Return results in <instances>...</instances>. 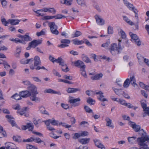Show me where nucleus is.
<instances>
[{
	"instance_id": "nucleus-1",
	"label": "nucleus",
	"mask_w": 149,
	"mask_h": 149,
	"mask_svg": "<svg viewBox=\"0 0 149 149\" xmlns=\"http://www.w3.org/2000/svg\"><path fill=\"white\" fill-rule=\"evenodd\" d=\"M149 135H146V133H143L141 137H139L137 139L138 144L143 146V149H149L147 144L149 143Z\"/></svg>"
},
{
	"instance_id": "nucleus-2",
	"label": "nucleus",
	"mask_w": 149,
	"mask_h": 149,
	"mask_svg": "<svg viewBox=\"0 0 149 149\" xmlns=\"http://www.w3.org/2000/svg\"><path fill=\"white\" fill-rule=\"evenodd\" d=\"M123 48L122 47L120 42L118 43V47L116 43H112L110 46L109 50L111 53L113 55L119 54Z\"/></svg>"
},
{
	"instance_id": "nucleus-3",
	"label": "nucleus",
	"mask_w": 149,
	"mask_h": 149,
	"mask_svg": "<svg viewBox=\"0 0 149 149\" xmlns=\"http://www.w3.org/2000/svg\"><path fill=\"white\" fill-rule=\"evenodd\" d=\"M28 90L31 92L30 96L31 100L36 102L40 101V98L36 96V95L38 93L37 92L36 87L33 85H31L28 87Z\"/></svg>"
},
{
	"instance_id": "nucleus-4",
	"label": "nucleus",
	"mask_w": 149,
	"mask_h": 149,
	"mask_svg": "<svg viewBox=\"0 0 149 149\" xmlns=\"http://www.w3.org/2000/svg\"><path fill=\"white\" fill-rule=\"evenodd\" d=\"M74 64L75 66L80 68L81 74H86L85 70L86 66L82 61L79 60L75 61L74 62Z\"/></svg>"
},
{
	"instance_id": "nucleus-5",
	"label": "nucleus",
	"mask_w": 149,
	"mask_h": 149,
	"mask_svg": "<svg viewBox=\"0 0 149 149\" xmlns=\"http://www.w3.org/2000/svg\"><path fill=\"white\" fill-rule=\"evenodd\" d=\"M136 80L134 78V76H133L131 77L130 79L127 78L125 81L123 86L125 88H127L131 83L132 84L134 87L135 86H137V85L135 83Z\"/></svg>"
},
{
	"instance_id": "nucleus-6",
	"label": "nucleus",
	"mask_w": 149,
	"mask_h": 149,
	"mask_svg": "<svg viewBox=\"0 0 149 149\" xmlns=\"http://www.w3.org/2000/svg\"><path fill=\"white\" fill-rule=\"evenodd\" d=\"M42 42V40L41 39L40 40H34L29 43V46L26 49L27 50H29L32 47L35 48L37 46L41 44Z\"/></svg>"
},
{
	"instance_id": "nucleus-7",
	"label": "nucleus",
	"mask_w": 149,
	"mask_h": 149,
	"mask_svg": "<svg viewBox=\"0 0 149 149\" xmlns=\"http://www.w3.org/2000/svg\"><path fill=\"white\" fill-rule=\"evenodd\" d=\"M51 33L53 34L57 35L59 33L58 31L57 30V26L55 24L54 22H50L48 24Z\"/></svg>"
},
{
	"instance_id": "nucleus-8",
	"label": "nucleus",
	"mask_w": 149,
	"mask_h": 149,
	"mask_svg": "<svg viewBox=\"0 0 149 149\" xmlns=\"http://www.w3.org/2000/svg\"><path fill=\"white\" fill-rule=\"evenodd\" d=\"M34 65L33 64H32L30 65V68L32 70H33L35 69V67H37L38 66V65H40L41 63V62L40 58L38 56H36L34 57Z\"/></svg>"
},
{
	"instance_id": "nucleus-9",
	"label": "nucleus",
	"mask_w": 149,
	"mask_h": 149,
	"mask_svg": "<svg viewBox=\"0 0 149 149\" xmlns=\"http://www.w3.org/2000/svg\"><path fill=\"white\" fill-rule=\"evenodd\" d=\"M132 124H131V126L132 128L136 132H139V133L142 134L141 136L142 137L143 133H146L144 132L143 129H141V127L139 125H136V124L134 123V122H132Z\"/></svg>"
},
{
	"instance_id": "nucleus-10",
	"label": "nucleus",
	"mask_w": 149,
	"mask_h": 149,
	"mask_svg": "<svg viewBox=\"0 0 149 149\" xmlns=\"http://www.w3.org/2000/svg\"><path fill=\"white\" fill-rule=\"evenodd\" d=\"M69 98V102L71 104H73V107H77L80 105V103L79 102L80 101L81 99L79 98L74 99L73 97H70Z\"/></svg>"
},
{
	"instance_id": "nucleus-11",
	"label": "nucleus",
	"mask_w": 149,
	"mask_h": 149,
	"mask_svg": "<svg viewBox=\"0 0 149 149\" xmlns=\"http://www.w3.org/2000/svg\"><path fill=\"white\" fill-rule=\"evenodd\" d=\"M130 36L132 41L135 43L138 46H140L141 45V42L136 35L132 34Z\"/></svg>"
},
{
	"instance_id": "nucleus-12",
	"label": "nucleus",
	"mask_w": 149,
	"mask_h": 149,
	"mask_svg": "<svg viewBox=\"0 0 149 149\" xmlns=\"http://www.w3.org/2000/svg\"><path fill=\"white\" fill-rule=\"evenodd\" d=\"M22 129L23 130H25L29 129V131H32L33 129V125L32 123H27L26 125L22 126Z\"/></svg>"
},
{
	"instance_id": "nucleus-13",
	"label": "nucleus",
	"mask_w": 149,
	"mask_h": 149,
	"mask_svg": "<svg viewBox=\"0 0 149 149\" xmlns=\"http://www.w3.org/2000/svg\"><path fill=\"white\" fill-rule=\"evenodd\" d=\"M20 93L21 96L24 98H26L30 96L31 93L30 91L29 90V91H23L21 92Z\"/></svg>"
},
{
	"instance_id": "nucleus-14",
	"label": "nucleus",
	"mask_w": 149,
	"mask_h": 149,
	"mask_svg": "<svg viewBox=\"0 0 149 149\" xmlns=\"http://www.w3.org/2000/svg\"><path fill=\"white\" fill-rule=\"evenodd\" d=\"M105 120L106 122V125L109 127L113 129L114 128V126L112 125V121L109 118L107 117L105 119Z\"/></svg>"
},
{
	"instance_id": "nucleus-15",
	"label": "nucleus",
	"mask_w": 149,
	"mask_h": 149,
	"mask_svg": "<svg viewBox=\"0 0 149 149\" xmlns=\"http://www.w3.org/2000/svg\"><path fill=\"white\" fill-rule=\"evenodd\" d=\"M6 117L8 119V121L13 126L15 125V123L13 119V118L11 115H6Z\"/></svg>"
},
{
	"instance_id": "nucleus-16",
	"label": "nucleus",
	"mask_w": 149,
	"mask_h": 149,
	"mask_svg": "<svg viewBox=\"0 0 149 149\" xmlns=\"http://www.w3.org/2000/svg\"><path fill=\"white\" fill-rule=\"evenodd\" d=\"M138 138L136 139V136H132L128 137L127 139L128 142L130 143L134 144L136 143V142L138 143L137 139Z\"/></svg>"
},
{
	"instance_id": "nucleus-17",
	"label": "nucleus",
	"mask_w": 149,
	"mask_h": 149,
	"mask_svg": "<svg viewBox=\"0 0 149 149\" xmlns=\"http://www.w3.org/2000/svg\"><path fill=\"white\" fill-rule=\"evenodd\" d=\"M112 88L115 93L119 96L123 95V93H124V91L122 89H116L113 87H112Z\"/></svg>"
},
{
	"instance_id": "nucleus-18",
	"label": "nucleus",
	"mask_w": 149,
	"mask_h": 149,
	"mask_svg": "<svg viewBox=\"0 0 149 149\" xmlns=\"http://www.w3.org/2000/svg\"><path fill=\"white\" fill-rule=\"evenodd\" d=\"M8 21L9 23L11 25H15L18 24L20 20L10 19L8 20Z\"/></svg>"
},
{
	"instance_id": "nucleus-19",
	"label": "nucleus",
	"mask_w": 149,
	"mask_h": 149,
	"mask_svg": "<svg viewBox=\"0 0 149 149\" xmlns=\"http://www.w3.org/2000/svg\"><path fill=\"white\" fill-rule=\"evenodd\" d=\"M80 90V89L79 88H68L67 90V91L68 93H75Z\"/></svg>"
},
{
	"instance_id": "nucleus-20",
	"label": "nucleus",
	"mask_w": 149,
	"mask_h": 149,
	"mask_svg": "<svg viewBox=\"0 0 149 149\" xmlns=\"http://www.w3.org/2000/svg\"><path fill=\"white\" fill-rule=\"evenodd\" d=\"M82 58L83 61L87 63L91 62V61L90 58L87 56L85 55L84 54L82 55Z\"/></svg>"
},
{
	"instance_id": "nucleus-21",
	"label": "nucleus",
	"mask_w": 149,
	"mask_h": 149,
	"mask_svg": "<svg viewBox=\"0 0 149 149\" xmlns=\"http://www.w3.org/2000/svg\"><path fill=\"white\" fill-rule=\"evenodd\" d=\"M95 145L99 148L102 149V143L98 140L95 139L93 140Z\"/></svg>"
},
{
	"instance_id": "nucleus-22",
	"label": "nucleus",
	"mask_w": 149,
	"mask_h": 149,
	"mask_svg": "<svg viewBox=\"0 0 149 149\" xmlns=\"http://www.w3.org/2000/svg\"><path fill=\"white\" fill-rule=\"evenodd\" d=\"M137 56L139 60V64L140 65H142L143 63V62L144 61L145 58L143 57L140 54L138 53L137 54Z\"/></svg>"
},
{
	"instance_id": "nucleus-23",
	"label": "nucleus",
	"mask_w": 149,
	"mask_h": 149,
	"mask_svg": "<svg viewBox=\"0 0 149 149\" xmlns=\"http://www.w3.org/2000/svg\"><path fill=\"white\" fill-rule=\"evenodd\" d=\"M56 63H59L61 66L64 65H66L64 61L61 57H59L56 60Z\"/></svg>"
},
{
	"instance_id": "nucleus-24",
	"label": "nucleus",
	"mask_w": 149,
	"mask_h": 149,
	"mask_svg": "<svg viewBox=\"0 0 149 149\" xmlns=\"http://www.w3.org/2000/svg\"><path fill=\"white\" fill-rule=\"evenodd\" d=\"M89 140V138L82 139L78 140L79 141L83 144H85L88 143Z\"/></svg>"
},
{
	"instance_id": "nucleus-25",
	"label": "nucleus",
	"mask_w": 149,
	"mask_h": 149,
	"mask_svg": "<svg viewBox=\"0 0 149 149\" xmlns=\"http://www.w3.org/2000/svg\"><path fill=\"white\" fill-rule=\"evenodd\" d=\"M95 19H96V21L99 25H102V19L100 18L99 16L96 15L95 16Z\"/></svg>"
},
{
	"instance_id": "nucleus-26",
	"label": "nucleus",
	"mask_w": 149,
	"mask_h": 149,
	"mask_svg": "<svg viewBox=\"0 0 149 149\" xmlns=\"http://www.w3.org/2000/svg\"><path fill=\"white\" fill-rule=\"evenodd\" d=\"M73 43L75 45H81L84 43V40H79L77 39H75L72 40Z\"/></svg>"
},
{
	"instance_id": "nucleus-27",
	"label": "nucleus",
	"mask_w": 149,
	"mask_h": 149,
	"mask_svg": "<svg viewBox=\"0 0 149 149\" xmlns=\"http://www.w3.org/2000/svg\"><path fill=\"white\" fill-rule=\"evenodd\" d=\"M78 4L81 6L87 7L86 2L84 0H76Z\"/></svg>"
},
{
	"instance_id": "nucleus-28",
	"label": "nucleus",
	"mask_w": 149,
	"mask_h": 149,
	"mask_svg": "<svg viewBox=\"0 0 149 149\" xmlns=\"http://www.w3.org/2000/svg\"><path fill=\"white\" fill-rule=\"evenodd\" d=\"M95 94L97 95L98 99L101 101H102V93L100 91L99 92H96Z\"/></svg>"
},
{
	"instance_id": "nucleus-29",
	"label": "nucleus",
	"mask_w": 149,
	"mask_h": 149,
	"mask_svg": "<svg viewBox=\"0 0 149 149\" xmlns=\"http://www.w3.org/2000/svg\"><path fill=\"white\" fill-rule=\"evenodd\" d=\"M21 96L20 95V93H19V95L16 93L12 96L11 97L14 98L16 100H19L21 99Z\"/></svg>"
},
{
	"instance_id": "nucleus-30",
	"label": "nucleus",
	"mask_w": 149,
	"mask_h": 149,
	"mask_svg": "<svg viewBox=\"0 0 149 149\" xmlns=\"http://www.w3.org/2000/svg\"><path fill=\"white\" fill-rule=\"evenodd\" d=\"M33 141L38 143H42L43 144H45V142L43 141L41 139L39 138H34Z\"/></svg>"
},
{
	"instance_id": "nucleus-31",
	"label": "nucleus",
	"mask_w": 149,
	"mask_h": 149,
	"mask_svg": "<svg viewBox=\"0 0 149 149\" xmlns=\"http://www.w3.org/2000/svg\"><path fill=\"white\" fill-rule=\"evenodd\" d=\"M141 106L143 109L144 111H148L149 110V107H147L146 104L144 102L141 103Z\"/></svg>"
},
{
	"instance_id": "nucleus-32",
	"label": "nucleus",
	"mask_w": 149,
	"mask_h": 149,
	"mask_svg": "<svg viewBox=\"0 0 149 149\" xmlns=\"http://www.w3.org/2000/svg\"><path fill=\"white\" fill-rule=\"evenodd\" d=\"M20 137L19 136H13V139L14 141L17 142L19 143H20L22 142V140L20 139Z\"/></svg>"
},
{
	"instance_id": "nucleus-33",
	"label": "nucleus",
	"mask_w": 149,
	"mask_h": 149,
	"mask_svg": "<svg viewBox=\"0 0 149 149\" xmlns=\"http://www.w3.org/2000/svg\"><path fill=\"white\" fill-rule=\"evenodd\" d=\"M1 21L2 24L5 26H7V24L9 23L8 20L6 21V19L4 18H2V17H1Z\"/></svg>"
},
{
	"instance_id": "nucleus-34",
	"label": "nucleus",
	"mask_w": 149,
	"mask_h": 149,
	"mask_svg": "<svg viewBox=\"0 0 149 149\" xmlns=\"http://www.w3.org/2000/svg\"><path fill=\"white\" fill-rule=\"evenodd\" d=\"M31 59H23L20 61V63H21L22 64H27L29 63V61H31ZM32 60V59H31Z\"/></svg>"
},
{
	"instance_id": "nucleus-35",
	"label": "nucleus",
	"mask_w": 149,
	"mask_h": 149,
	"mask_svg": "<svg viewBox=\"0 0 149 149\" xmlns=\"http://www.w3.org/2000/svg\"><path fill=\"white\" fill-rule=\"evenodd\" d=\"M87 102L90 105H92L94 104L95 103V101L93 100L91 98L89 97L88 99L87 100Z\"/></svg>"
},
{
	"instance_id": "nucleus-36",
	"label": "nucleus",
	"mask_w": 149,
	"mask_h": 149,
	"mask_svg": "<svg viewBox=\"0 0 149 149\" xmlns=\"http://www.w3.org/2000/svg\"><path fill=\"white\" fill-rule=\"evenodd\" d=\"M39 110L42 114H47V112L46 111L45 108L41 106L39 107Z\"/></svg>"
},
{
	"instance_id": "nucleus-37",
	"label": "nucleus",
	"mask_w": 149,
	"mask_h": 149,
	"mask_svg": "<svg viewBox=\"0 0 149 149\" xmlns=\"http://www.w3.org/2000/svg\"><path fill=\"white\" fill-rule=\"evenodd\" d=\"M45 29H42L40 32H38L36 33V35L38 36H39L42 35H44L45 33Z\"/></svg>"
},
{
	"instance_id": "nucleus-38",
	"label": "nucleus",
	"mask_w": 149,
	"mask_h": 149,
	"mask_svg": "<svg viewBox=\"0 0 149 149\" xmlns=\"http://www.w3.org/2000/svg\"><path fill=\"white\" fill-rule=\"evenodd\" d=\"M21 47H17L16 49V53L15 54V56L17 57H19V54L21 52Z\"/></svg>"
},
{
	"instance_id": "nucleus-39",
	"label": "nucleus",
	"mask_w": 149,
	"mask_h": 149,
	"mask_svg": "<svg viewBox=\"0 0 149 149\" xmlns=\"http://www.w3.org/2000/svg\"><path fill=\"white\" fill-rule=\"evenodd\" d=\"M102 77V76L100 75H94L91 77V78L93 80H95L99 79Z\"/></svg>"
},
{
	"instance_id": "nucleus-40",
	"label": "nucleus",
	"mask_w": 149,
	"mask_h": 149,
	"mask_svg": "<svg viewBox=\"0 0 149 149\" xmlns=\"http://www.w3.org/2000/svg\"><path fill=\"white\" fill-rule=\"evenodd\" d=\"M56 16L55 15L53 16H49L48 15L45 16L43 17V20H48L54 18H55Z\"/></svg>"
},
{
	"instance_id": "nucleus-41",
	"label": "nucleus",
	"mask_w": 149,
	"mask_h": 149,
	"mask_svg": "<svg viewBox=\"0 0 149 149\" xmlns=\"http://www.w3.org/2000/svg\"><path fill=\"white\" fill-rule=\"evenodd\" d=\"M107 33L108 34H112L113 33V27L109 26L107 28Z\"/></svg>"
},
{
	"instance_id": "nucleus-42",
	"label": "nucleus",
	"mask_w": 149,
	"mask_h": 149,
	"mask_svg": "<svg viewBox=\"0 0 149 149\" xmlns=\"http://www.w3.org/2000/svg\"><path fill=\"white\" fill-rule=\"evenodd\" d=\"M61 69L63 71L65 72L68 71L69 70V68L66 65H64L62 66Z\"/></svg>"
},
{
	"instance_id": "nucleus-43",
	"label": "nucleus",
	"mask_w": 149,
	"mask_h": 149,
	"mask_svg": "<svg viewBox=\"0 0 149 149\" xmlns=\"http://www.w3.org/2000/svg\"><path fill=\"white\" fill-rule=\"evenodd\" d=\"M86 94L90 96H93L94 95H95V93L94 92L91 91L87 90L86 91Z\"/></svg>"
},
{
	"instance_id": "nucleus-44",
	"label": "nucleus",
	"mask_w": 149,
	"mask_h": 149,
	"mask_svg": "<svg viewBox=\"0 0 149 149\" xmlns=\"http://www.w3.org/2000/svg\"><path fill=\"white\" fill-rule=\"evenodd\" d=\"M23 39H24V40H23L24 42L25 41H29L31 40H32L30 36H29L28 35H26L24 36Z\"/></svg>"
},
{
	"instance_id": "nucleus-45",
	"label": "nucleus",
	"mask_w": 149,
	"mask_h": 149,
	"mask_svg": "<svg viewBox=\"0 0 149 149\" xmlns=\"http://www.w3.org/2000/svg\"><path fill=\"white\" fill-rule=\"evenodd\" d=\"M58 121L55 120L53 118H52V120H51V124L53 125H58Z\"/></svg>"
},
{
	"instance_id": "nucleus-46",
	"label": "nucleus",
	"mask_w": 149,
	"mask_h": 149,
	"mask_svg": "<svg viewBox=\"0 0 149 149\" xmlns=\"http://www.w3.org/2000/svg\"><path fill=\"white\" fill-rule=\"evenodd\" d=\"M84 109L88 113H91L93 112V111L88 107L87 106H85L84 107Z\"/></svg>"
},
{
	"instance_id": "nucleus-47",
	"label": "nucleus",
	"mask_w": 149,
	"mask_h": 149,
	"mask_svg": "<svg viewBox=\"0 0 149 149\" xmlns=\"http://www.w3.org/2000/svg\"><path fill=\"white\" fill-rule=\"evenodd\" d=\"M61 43L64 44H68L70 43V41L68 39H62L61 40Z\"/></svg>"
},
{
	"instance_id": "nucleus-48",
	"label": "nucleus",
	"mask_w": 149,
	"mask_h": 149,
	"mask_svg": "<svg viewBox=\"0 0 149 149\" xmlns=\"http://www.w3.org/2000/svg\"><path fill=\"white\" fill-rule=\"evenodd\" d=\"M59 125H62V126L65 127L66 128H69L71 127V125H67L66 123H60Z\"/></svg>"
},
{
	"instance_id": "nucleus-49",
	"label": "nucleus",
	"mask_w": 149,
	"mask_h": 149,
	"mask_svg": "<svg viewBox=\"0 0 149 149\" xmlns=\"http://www.w3.org/2000/svg\"><path fill=\"white\" fill-rule=\"evenodd\" d=\"M110 43V40L109 39H108L107 41L104 44H103V47L107 48H108V47Z\"/></svg>"
},
{
	"instance_id": "nucleus-50",
	"label": "nucleus",
	"mask_w": 149,
	"mask_h": 149,
	"mask_svg": "<svg viewBox=\"0 0 149 149\" xmlns=\"http://www.w3.org/2000/svg\"><path fill=\"white\" fill-rule=\"evenodd\" d=\"M34 138L31 137L26 139H23L22 141L23 142H29L33 141Z\"/></svg>"
},
{
	"instance_id": "nucleus-51",
	"label": "nucleus",
	"mask_w": 149,
	"mask_h": 149,
	"mask_svg": "<svg viewBox=\"0 0 149 149\" xmlns=\"http://www.w3.org/2000/svg\"><path fill=\"white\" fill-rule=\"evenodd\" d=\"M48 12L52 13L53 14H55L56 13V10L54 8H49Z\"/></svg>"
},
{
	"instance_id": "nucleus-52",
	"label": "nucleus",
	"mask_w": 149,
	"mask_h": 149,
	"mask_svg": "<svg viewBox=\"0 0 149 149\" xmlns=\"http://www.w3.org/2000/svg\"><path fill=\"white\" fill-rule=\"evenodd\" d=\"M15 42L16 43L19 42L21 43H25V42L23 40H20L18 38H16L15 39Z\"/></svg>"
},
{
	"instance_id": "nucleus-53",
	"label": "nucleus",
	"mask_w": 149,
	"mask_h": 149,
	"mask_svg": "<svg viewBox=\"0 0 149 149\" xmlns=\"http://www.w3.org/2000/svg\"><path fill=\"white\" fill-rule=\"evenodd\" d=\"M120 32L121 38L123 39L125 38H126V35L125 32L122 29L120 30Z\"/></svg>"
},
{
	"instance_id": "nucleus-54",
	"label": "nucleus",
	"mask_w": 149,
	"mask_h": 149,
	"mask_svg": "<svg viewBox=\"0 0 149 149\" xmlns=\"http://www.w3.org/2000/svg\"><path fill=\"white\" fill-rule=\"evenodd\" d=\"M3 64L4 66V68L6 69H8L10 68V66L8 64L6 61H3Z\"/></svg>"
},
{
	"instance_id": "nucleus-55",
	"label": "nucleus",
	"mask_w": 149,
	"mask_h": 149,
	"mask_svg": "<svg viewBox=\"0 0 149 149\" xmlns=\"http://www.w3.org/2000/svg\"><path fill=\"white\" fill-rule=\"evenodd\" d=\"M80 125H82L83 127H86L88 125V122L86 121H83L81 122Z\"/></svg>"
},
{
	"instance_id": "nucleus-56",
	"label": "nucleus",
	"mask_w": 149,
	"mask_h": 149,
	"mask_svg": "<svg viewBox=\"0 0 149 149\" xmlns=\"http://www.w3.org/2000/svg\"><path fill=\"white\" fill-rule=\"evenodd\" d=\"M54 91L50 89H47L44 91L45 93H48L54 94Z\"/></svg>"
},
{
	"instance_id": "nucleus-57",
	"label": "nucleus",
	"mask_w": 149,
	"mask_h": 149,
	"mask_svg": "<svg viewBox=\"0 0 149 149\" xmlns=\"http://www.w3.org/2000/svg\"><path fill=\"white\" fill-rule=\"evenodd\" d=\"M82 34V33L79 31H76L74 36V37H78L79 36H81Z\"/></svg>"
},
{
	"instance_id": "nucleus-58",
	"label": "nucleus",
	"mask_w": 149,
	"mask_h": 149,
	"mask_svg": "<svg viewBox=\"0 0 149 149\" xmlns=\"http://www.w3.org/2000/svg\"><path fill=\"white\" fill-rule=\"evenodd\" d=\"M80 136L81 135L80 134L76 133L74 134V136L73 137V138L74 139H78Z\"/></svg>"
},
{
	"instance_id": "nucleus-59",
	"label": "nucleus",
	"mask_w": 149,
	"mask_h": 149,
	"mask_svg": "<svg viewBox=\"0 0 149 149\" xmlns=\"http://www.w3.org/2000/svg\"><path fill=\"white\" fill-rule=\"evenodd\" d=\"M118 102H119L121 104L124 105L125 106V105L126 103V102L125 100L121 99H118Z\"/></svg>"
},
{
	"instance_id": "nucleus-60",
	"label": "nucleus",
	"mask_w": 149,
	"mask_h": 149,
	"mask_svg": "<svg viewBox=\"0 0 149 149\" xmlns=\"http://www.w3.org/2000/svg\"><path fill=\"white\" fill-rule=\"evenodd\" d=\"M49 136L53 138L54 139H56L58 138L59 137H60V136H56V135L54 134V133L52 132H51L49 133Z\"/></svg>"
},
{
	"instance_id": "nucleus-61",
	"label": "nucleus",
	"mask_w": 149,
	"mask_h": 149,
	"mask_svg": "<svg viewBox=\"0 0 149 149\" xmlns=\"http://www.w3.org/2000/svg\"><path fill=\"white\" fill-rule=\"evenodd\" d=\"M103 59L105 60L108 62L111 61H112V60L110 58L105 56H103Z\"/></svg>"
},
{
	"instance_id": "nucleus-62",
	"label": "nucleus",
	"mask_w": 149,
	"mask_h": 149,
	"mask_svg": "<svg viewBox=\"0 0 149 149\" xmlns=\"http://www.w3.org/2000/svg\"><path fill=\"white\" fill-rule=\"evenodd\" d=\"M91 58H93L94 61H98L99 59L96 58L97 56L95 54H91Z\"/></svg>"
},
{
	"instance_id": "nucleus-63",
	"label": "nucleus",
	"mask_w": 149,
	"mask_h": 149,
	"mask_svg": "<svg viewBox=\"0 0 149 149\" xmlns=\"http://www.w3.org/2000/svg\"><path fill=\"white\" fill-rule=\"evenodd\" d=\"M6 136L7 135L5 131H2V132H0V138L3 136Z\"/></svg>"
},
{
	"instance_id": "nucleus-64",
	"label": "nucleus",
	"mask_w": 149,
	"mask_h": 149,
	"mask_svg": "<svg viewBox=\"0 0 149 149\" xmlns=\"http://www.w3.org/2000/svg\"><path fill=\"white\" fill-rule=\"evenodd\" d=\"M45 123V124L47 126V127L50 125V124L51 123V119H49L47 120L44 121Z\"/></svg>"
}]
</instances>
